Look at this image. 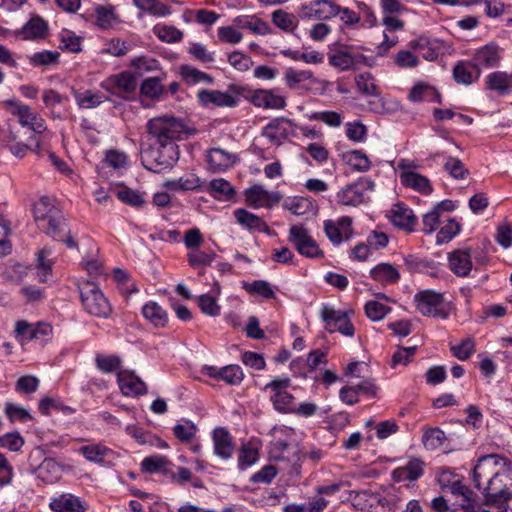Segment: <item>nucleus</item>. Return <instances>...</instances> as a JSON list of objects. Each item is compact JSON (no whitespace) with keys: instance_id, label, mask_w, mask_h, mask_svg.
I'll use <instances>...</instances> for the list:
<instances>
[{"instance_id":"1","label":"nucleus","mask_w":512,"mask_h":512,"mask_svg":"<svg viewBox=\"0 0 512 512\" xmlns=\"http://www.w3.org/2000/svg\"><path fill=\"white\" fill-rule=\"evenodd\" d=\"M147 131L155 139L157 147L146 152L145 156L161 168L173 166L179 159L176 141L187 139L196 133L183 118L170 114L154 117L147 122Z\"/></svg>"},{"instance_id":"2","label":"nucleus","mask_w":512,"mask_h":512,"mask_svg":"<svg viewBox=\"0 0 512 512\" xmlns=\"http://www.w3.org/2000/svg\"><path fill=\"white\" fill-rule=\"evenodd\" d=\"M472 480L488 502L502 504L512 498V462L507 458L497 454L480 457Z\"/></svg>"},{"instance_id":"3","label":"nucleus","mask_w":512,"mask_h":512,"mask_svg":"<svg viewBox=\"0 0 512 512\" xmlns=\"http://www.w3.org/2000/svg\"><path fill=\"white\" fill-rule=\"evenodd\" d=\"M2 107L25 128L31 130L34 135L30 137V141L34 143L37 151L40 150V139L38 135H42L47 131L45 120L30 106L22 103L16 98L4 100Z\"/></svg>"},{"instance_id":"4","label":"nucleus","mask_w":512,"mask_h":512,"mask_svg":"<svg viewBox=\"0 0 512 512\" xmlns=\"http://www.w3.org/2000/svg\"><path fill=\"white\" fill-rule=\"evenodd\" d=\"M33 216L38 227L57 238L63 225V216L55 199L42 197L33 205Z\"/></svg>"},{"instance_id":"5","label":"nucleus","mask_w":512,"mask_h":512,"mask_svg":"<svg viewBox=\"0 0 512 512\" xmlns=\"http://www.w3.org/2000/svg\"><path fill=\"white\" fill-rule=\"evenodd\" d=\"M413 302L416 310L423 316L438 319H447L453 306L447 301L444 294L434 290H421L414 295Z\"/></svg>"},{"instance_id":"6","label":"nucleus","mask_w":512,"mask_h":512,"mask_svg":"<svg viewBox=\"0 0 512 512\" xmlns=\"http://www.w3.org/2000/svg\"><path fill=\"white\" fill-rule=\"evenodd\" d=\"M400 502L401 498L397 490L392 487L383 492H362L357 495L355 505L360 506L362 510L367 512H379V507L387 511H395L398 509Z\"/></svg>"},{"instance_id":"7","label":"nucleus","mask_w":512,"mask_h":512,"mask_svg":"<svg viewBox=\"0 0 512 512\" xmlns=\"http://www.w3.org/2000/svg\"><path fill=\"white\" fill-rule=\"evenodd\" d=\"M328 61L332 67L340 71H348L367 65L368 57L353 51L351 46L331 44L329 45Z\"/></svg>"},{"instance_id":"8","label":"nucleus","mask_w":512,"mask_h":512,"mask_svg":"<svg viewBox=\"0 0 512 512\" xmlns=\"http://www.w3.org/2000/svg\"><path fill=\"white\" fill-rule=\"evenodd\" d=\"M400 182L403 186L411 188L421 194L428 195L433 188L430 180L418 173V166L414 161L408 159H400L397 163Z\"/></svg>"},{"instance_id":"9","label":"nucleus","mask_w":512,"mask_h":512,"mask_svg":"<svg viewBox=\"0 0 512 512\" xmlns=\"http://www.w3.org/2000/svg\"><path fill=\"white\" fill-rule=\"evenodd\" d=\"M288 241L304 257L322 258L324 256L323 251L303 225L295 224L289 228Z\"/></svg>"},{"instance_id":"10","label":"nucleus","mask_w":512,"mask_h":512,"mask_svg":"<svg viewBox=\"0 0 512 512\" xmlns=\"http://www.w3.org/2000/svg\"><path fill=\"white\" fill-rule=\"evenodd\" d=\"M291 386L289 378H276L266 384L265 389L270 390V400L276 411L290 413L294 410L295 398L288 391Z\"/></svg>"},{"instance_id":"11","label":"nucleus","mask_w":512,"mask_h":512,"mask_svg":"<svg viewBox=\"0 0 512 512\" xmlns=\"http://www.w3.org/2000/svg\"><path fill=\"white\" fill-rule=\"evenodd\" d=\"M320 315L329 332L338 331L347 337L354 335L355 330L350 320L349 311L335 309L330 305L324 304L321 307Z\"/></svg>"},{"instance_id":"12","label":"nucleus","mask_w":512,"mask_h":512,"mask_svg":"<svg viewBox=\"0 0 512 512\" xmlns=\"http://www.w3.org/2000/svg\"><path fill=\"white\" fill-rule=\"evenodd\" d=\"M273 440L271 442L270 454L277 460L290 461V453H295V447L292 446L295 431L287 426H275L271 430Z\"/></svg>"},{"instance_id":"13","label":"nucleus","mask_w":512,"mask_h":512,"mask_svg":"<svg viewBox=\"0 0 512 512\" xmlns=\"http://www.w3.org/2000/svg\"><path fill=\"white\" fill-rule=\"evenodd\" d=\"M81 299L84 309L91 315L106 318L111 307L103 293L94 285L87 284L81 289Z\"/></svg>"},{"instance_id":"14","label":"nucleus","mask_w":512,"mask_h":512,"mask_svg":"<svg viewBox=\"0 0 512 512\" xmlns=\"http://www.w3.org/2000/svg\"><path fill=\"white\" fill-rule=\"evenodd\" d=\"M16 337L22 341H35L43 345L53 337V328L47 322L29 324L25 321H18L15 326Z\"/></svg>"},{"instance_id":"15","label":"nucleus","mask_w":512,"mask_h":512,"mask_svg":"<svg viewBox=\"0 0 512 512\" xmlns=\"http://www.w3.org/2000/svg\"><path fill=\"white\" fill-rule=\"evenodd\" d=\"M374 188V182L369 178H360L347 185L337 193L338 203L346 206H357L365 201L368 192Z\"/></svg>"},{"instance_id":"16","label":"nucleus","mask_w":512,"mask_h":512,"mask_svg":"<svg viewBox=\"0 0 512 512\" xmlns=\"http://www.w3.org/2000/svg\"><path fill=\"white\" fill-rule=\"evenodd\" d=\"M437 482L442 490L449 491L455 497L472 499L473 491L463 483V477L448 467L439 469Z\"/></svg>"},{"instance_id":"17","label":"nucleus","mask_w":512,"mask_h":512,"mask_svg":"<svg viewBox=\"0 0 512 512\" xmlns=\"http://www.w3.org/2000/svg\"><path fill=\"white\" fill-rule=\"evenodd\" d=\"M339 13V6L333 0H311L299 9L302 19L329 20Z\"/></svg>"},{"instance_id":"18","label":"nucleus","mask_w":512,"mask_h":512,"mask_svg":"<svg viewBox=\"0 0 512 512\" xmlns=\"http://www.w3.org/2000/svg\"><path fill=\"white\" fill-rule=\"evenodd\" d=\"M79 453L87 461L107 467L114 465L119 457L117 452L101 442L81 446Z\"/></svg>"},{"instance_id":"19","label":"nucleus","mask_w":512,"mask_h":512,"mask_svg":"<svg viewBox=\"0 0 512 512\" xmlns=\"http://www.w3.org/2000/svg\"><path fill=\"white\" fill-rule=\"evenodd\" d=\"M295 124L285 117H277L263 127L262 135L271 143L281 144L289 136L293 135Z\"/></svg>"},{"instance_id":"20","label":"nucleus","mask_w":512,"mask_h":512,"mask_svg":"<svg viewBox=\"0 0 512 512\" xmlns=\"http://www.w3.org/2000/svg\"><path fill=\"white\" fill-rule=\"evenodd\" d=\"M323 226L327 238L334 245L351 239L353 235L352 220L348 216L340 217L337 220H325Z\"/></svg>"},{"instance_id":"21","label":"nucleus","mask_w":512,"mask_h":512,"mask_svg":"<svg viewBox=\"0 0 512 512\" xmlns=\"http://www.w3.org/2000/svg\"><path fill=\"white\" fill-rule=\"evenodd\" d=\"M244 195L247 205L255 209L272 207L280 200L278 193L268 191L261 184H254L247 188Z\"/></svg>"},{"instance_id":"22","label":"nucleus","mask_w":512,"mask_h":512,"mask_svg":"<svg viewBox=\"0 0 512 512\" xmlns=\"http://www.w3.org/2000/svg\"><path fill=\"white\" fill-rule=\"evenodd\" d=\"M251 103L263 109L282 110L286 107V97L279 88L258 89L251 95Z\"/></svg>"},{"instance_id":"23","label":"nucleus","mask_w":512,"mask_h":512,"mask_svg":"<svg viewBox=\"0 0 512 512\" xmlns=\"http://www.w3.org/2000/svg\"><path fill=\"white\" fill-rule=\"evenodd\" d=\"M100 87L110 94L131 93L137 87L135 76L128 71L112 75L100 83Z\"/></svg>"},{"instance_id":"24","label":"nucleus","mask_w":512,"mask_h":512,"mask_svg":"<svg viewBox=\"0 0 512 512\" xmlns=\"http://www.w3.org/2000/svg\"><path fill=\"white\" fill-rule=\"evenodd\" d=\"M197 97L205 107H235L238 104L237 95L229 91L199 90Z\"/></svg>"},{"instance_id":"25","label":"nucleus","mask_w":512,"mask_h":512,"mask_svg":"<svg viewBox=\"0 0 512 512\" xmlns=\"http://www.w3.org/2000/svg\"><path fill=\"white\" fill-rule=\"evenodd\" d=\"M118 386L123 395L128 397H137L147 392V386L131 370H120L117 373Z\"/></svg>"},{"instance_id":"26","label":"nucleus","mask_w":512,"mask_h":512,"mask_svg":"<svg viewBox=\"0 0 512 512\" xmlns=\"http://www.w3.org/2000/svg\"><path fill=\"white\" fill-rule=\"evenodd\" d=\"M450 270L458 277H467L472 268V251L469 248L456 249L448 254Z\"/></svg>"},{"instance_id":"27","label":"nucleus","mask_w":512,"mask_h":512,"mask_svg":"<svg viewBox=\"0 0 512 512\" xmlns=\"http://www.w3.org/2000/svg\"><path fill=\"white\" fill-rule=\"evenodd\" d=\"M481 73V69L470 59L458 61L452 74L456 83L469 86L480 79Z\"/></svg>"},{"instance_id":"28","label":"nucleus","mask_w":512,"mask_h":512,"mask_svg":"<svg viewBox=\"0 0 512 512\" xmlns=\"http://www.w3.org/2000/svg\"><path fill=\"white\" fill-rule=\"evenodd\" d=\"M471 60L481 70L497 67L501 60L500 48L495 43H488L476 49Z\"/></svg>"},{"instance_id":"29","label":"nucleus","mask_w":512,"mask_h":512,"mask_svg":"<svg viewBox=\"0 0 512 512\" xmlns=\"http://www.w3.org/2000/svg\"><path fill=\"white\" fill-rule=\"evenodd\" d=\"M206 161L213 172H224L234 166L237 155L221 148H212L207 152Z\"/></svg>"},{"instance_id":"30","label":"nucleus","mask_w":512,"mask_h":512,"mask_svg":"<svg viewBox=\"0 0 512 512\" xmlns=\"http://www.w3.org/2000/svg\"><path fill=\"white\" fill-rule=\"evenodd\" d=\"M93 11L94 24L101 30L112 29L121 22L115 6L111 4H97Z\"/></svg>"},{"instance_id":"31","label":"nucleus","mask_w":512,"mask_h":512,"mask_svg":"<svg viewBox=\"0 0 512 512\" xmlns=\"http://www.w3.org/2000/svg\"><path fill=\"white\" fill-rule=\"evenodd\" d=\"M408 47L416 51L427 61L435 60L440 52L441 43L437 39L421 35L408 43Z\"/></svg>"},{"instance_id":"32","label":"nucleus","mask_w":512,"mask_h":512,"mask_svg":"<svg viewBox=\"0 0 512 512\" xmlns=\"http://www.w3.org/2000/svg\"><path fill=\"white\" fill-rule=\"evenodd\" d=\"M214 454L223 460L232 457L234 451L231 434L222 427L215 428L212 432Z\"/></svg>"},{"instance_id":"33","label":"nucleus","mask_w":512,"mask_h":512,"mask_svg":"<svg viewBox=\"0 0 512 512\" xmlns=\"http://www.w3.org/2000/svg\"><path fill=\"white\" fill-rule=\"evenodd\" d=\"M49 507L53 512H85V503L71 493H62L51 498Z\"/></svg>"},{"instance_id":"34","label":"nucleus","mask_w":512,"mask_h":512,"mask_svg":"<svg viewBox=\"0 0 512 512\" xmlns=\"http://www.w3.org/2000/svg\"><path fill=\"white\" fill-rule=\"evenodd\" d=\"M407 98L412 103L420 102H441V95L438 90L428 82L417 81L409 90Z\"/></svg>"},{"instance_id":"35","label":"nucleus","mask_w":512,"mask_h":512,"mask_svg":"<svg viewBox=\"0 0 512 512\" xmlns=\"http://www.w3.org/2000/svg\"><path fill=\"white\" fill-rule=\"evenodd\" d=\"M63 466L54 458H45L35 469L36 478L44 484L58 482L63 474Z\"/></svg>"},{"instance_id":"36","label":"nucleus","mask_w":512,"mask_h":512,"mask_svg":"<svg viewBox=\"0 0 512 512\" xmlns=\"http://www.w3.org/2000/svg\"><path fill=\"white\" fill-rule=\"evenodd\" d=\"M369 276L383 286L396 284L400 280L399 269L394 264L388 262L375 265L369 271Z\"/></svg>"},{"instance_id":"37","label":"nucleus","mask_w":512,"mask_h":512,"mask_svg":"<svg viewBox=\"0 0 512 512\" xmlns=\"http://www.w3.org/2000/svg\"><path fill=\"white\" fill-rule=\"evenodd\" d=\"M389 217L393 225L409 232L414 230L417 223V219L413 214V211L402 203L393 205L390 210Z\"/></svg>"},{"instance_id":"38","label":"nucleus","mask_w":512,"mask_h":512,"mask_svg":"<svg viewBox=\"0 0 512 512\" xmlns=\"http://www.w3.org/2000/svg\"><path fill=\"white\" fill-rule=\"evenodd\" d=\"M487 89L499 95L512 93V72L494 71L485 77Z\"/></svg>"},{"instance_id":"39","label":"nucleus","mask_w":512,"mask_h":512,"mask_svg":"<svg viewBox=\"0 0 512 512\" xmlns=\"http://www.w3.org/2000/svg\"><path fill=\"white\" fill-rule=\"evenodd\" d=\"M220 293V286L216 285L211 292L196 297V303L203 314L209 317L220 315L221 306L218 303Z\"/></svg>"},{"instance_id":"40","label":"nucleus","mask_w":512,"mask_h":512,"mask_svg":"<svg viewBox=\"0 0 512 512\" xmlns=\"http://www.w3.org/2000/svg\"><path fill=\"white\" fill-rule=\"evenodd\" d=\"M234 217L242 228L251 232H266L268 230L267 224L259 216L243 208L236 209Z\"/></svg>"},{"instance_id":"41","label":"nucleus","mask_w":512,"mask_h":512,"mask_svg":"<svg viewBox=\"0 0 512 512\" xmlns=\"http://www.w3.org/2000/svg\"><path fill=\"white\" fill-rule=\"evenodd\" d=\"M326 361V355L323 352L314 351L309 353L307 358H298L291 362V370L299 375L306 376L308 372L315 370L321 363Z\"/></svg>"},{"instance_id":"42","label":"nucleus","mask_w":512,"mask_h":512,"mask_svg":"<svg viewBox=\"0 0 512 512\" xmlns=\"http://www.w3.org/2000/svg\"><path fill=\"white\" fill-rule=\"evenodd\" d=\"M423 474V462L419 459H411L405 465L396 468L392 472L396 482L413 481Z\"/></svg>"},{"instance_id":"43","label":"nucleus","mask_w":512,"mask_h":512,"mask_svg":"<svg viewBox=\"0 0 512 512\" xmlns=\"http://www.w3.org/2000/svg\"><path fill=\"white\" fill-rule=\"evenodd\" d=\"M142 315L156 328H163L168 323L167 312L155 301H148L143 305Z\"/></svg>"},{"instance_id":"44","label":"nucleus","mask_w":512,"mask_h":512,"mask_svg":"<svg viewBox=\"0 0 512 512\" xmlns=\"http://www.w3.org/2000/svg\"><path fill=\"white\" fill-rule=\"evenodd\" d=\"M74 99L81 109H93L108 100L104 94L94 90L74 91Z\"/></svg>"},{"instance_id":"45","label":"nucleus","mask_w":512,"mask_h":512,"mask_svg":"<svg viewBox=\"0 0 512 512\" xmlns=\"http://www.w3.org/2000/svg\"><path fill=\"white\" fill-rule=\"evenodd\" d=\"M162 186L173 192L190 191L199 188L201 180L195 174H186L178 179L166 180Z\"/></svg>"},{"instance_id":"46","label":"nucleus","mask_w":512,"mask_h":512,"mask_svg":"<svg viewBox=\"0 0 512 512\" xmlns=\"http://www.w3.org/2000/svg\"><path fill=\"white\" fill-rule=\"evenodd\" d=\"M284 207L297 216L308 215L316 210L314 202L310 198L303 196L287 198L284 202Z\"/></svg>"},{"instance_id":"47","label":"nucleus","mask_w":512,"mask_h":512,"mask_svg":"<svg viewBox=\"0 0 512 512\" xmlns=\"http://www.w3.org/2000/svg\"><path fill=\"white\" fill-rule=\"evenodd\" d=\"M260 444L256 440L244 443L239 451L238 466L244 470L258 461Z\"/></svg>"},{"instance_id":"48","label":"nucleus","mask_w":512,"mask_h":512,"mask_svg":"<svg viewBox=\"0 0 512 512\" xmlns=\"http://www.w3.org/2000/svg\"><path fill=\"white\" fill-rule=\"evenodd\" d=\"M342 159L354 171L367 172L371 168V161L362 150L347 151Z\"/></svg>"},{"instance_id":"49","label":"nucleus","mask_w":512,"mask_h":512,"mask_svg":"<svg viewBox=\"0 0 512 512\" xmlns=\"http://www.w3.org/2000/svg\"><path fill=\"white\" fill-rule=\"evenodd\" d=\"M443 204L444 203L442 202L436 205L434 208H432L430 211L423 215L422 230L425 234H431L435 232L440 227V224L444 223L446 215L444 214L442 209Z\"/></svg>"},{"instance_id":"50","label":"nucleus","mask_w":512,"mask_h":512,"mask_svg":"<svg viewBox=\"0 0 512 512\" xmlns=\"http://www.w3.org/2000/svg\"><path fill=\"white\" fill-rule=\"evenodd\" d=\"M207 192L217 200H229L235 193L232 185L223 178L213 179L208 185Z\"/></svg>"},{"instance_id":"51","label":"nucleus","mask_w":512,"mask_h":512,"mask_svg":"<svg viewBox=\"0 0 512 512\" xmlns=\"http://www.w3.org/2000/svg\"><path fill=\"white\" fill-rule=\"evenodd\" d=\"M314 80L310 70H296L289 68L284 73V81L289 88L304 87L306 83Z\"/></svg>"},{"instance_id":"52","label":"nucleus","mask_w":512,"mask_h":512,"mask_svg":"<svg viewBox=\"0 0 512 512\" xmlns=\"http://www.w3.org/2000/svg\"><path fill=\"white\" fill-rule=\"evenodd\" d=\"M50 249H42L37 255L36 274L41 282H48L52 275L53 261Z\"/></svg>"},{"instance_id":"53","label":"nucleus","mask_w":512,"mask_h":512,"mask_svg":"<svg viewBox=\"0 0 512 512\" xmlns=\"http://www.w3.org/2000/svg\"><path fill=\"white\" fill-rule=\"evenodd\" d=\"M133 4L138 9L156 17H166L171 14V8L158 0H133Z\"/></svg>"},{"instance_id":"54","label":"nucleus","mask_w":512,"mask_h":512,"mask_svg":"<svg viewBox=\"0 0 512 512\" xmlns=\"http://www.w3.org/2000/svg\"><path fill=\"white\" fill-rule=\"evenodd\" d=\"M4 414L11 423H27L34 419L28 409L14 402L5 403Z\"/></svg>"},{"instance_id":"55","label":"nucleus","mask_w":512,"mask_h":512,"mask_svg":"<svg viewBox=\"0 0 512 512\" xmlns=\"http://www.w3.org/2000/svg\"><path fill=\"white\" fill-rule=\"evenodd\" d=\"M46 31V22L40 17H34L24 25L22 34L24 39L31 40L43 37L46 34Z\"/></svg>"},{"instance_id":"56","label":"nucleus","mask_w":512,"mask_h":512,"mask_svg":"<svg viewBox=\"0 0 512 512\" xmlns=\"http://www.w3.org/2000/svg\"><path fill=\"white\" fill-rule=\"evenodd\" d=\"M345 135L352 142L364 143L367 139L368 129L358 120L347 122L345 124Z\"/></svg>"},{"instance_id":"57","label":"nucleus","mask_w":512,"mask_h":512,"mask_svg":"<svg viewBox=\"0 0 512 512\" xmlns=\"http://www.w3.org/2000/svg\"><path fill=\"white\" fill-rule=\"evenodd\" d=\"M445 440V433L439 428L427 429L422 436L423 445L428 450H436L442 447Z\"/></svg>"},{"instance_id":"58","label":"nucleus","mask_w":512,"mask_h":512,"mask_svg":"<svg viewBox=\"0 0 512 512\" xmlns=\"http://www.w3.org/2000/svg\"><path fill=\"white\" fill-rule=\"evenodd\" d=\"M365 314L371 321H380L391 312V307L379 300H370L365 304Z\"/></svg>"},{"instance_id":"59","label":"nucleus","mask_w":512,"mask_h":512,"mask_svg":"<svg viewBox=\"0 0 512 512\" xmlns=\"http://www.w3.org/2000/svg\"><path fill=\"white\" fill-rule=\"evenodd\" d=\"M60 54L57 51L43 50L28 56L29 63L34 66H49L59 60Z\"/></svg>"},{"instance_id":"60","label":"nucleus","mask_w":512,"mask_h":512,"mask_svg":"<svg viewBox=\"0 0 512 512\" xmlns=\"http://www.w3.org/2000/svg\"><path fill=\"white\" fill-rule=\"evenodd\" d=\"M444 169L451 177L456 180L465 179L469 173L463 162L460 159L452 156L446 157Z\"/></svg>"},{"instance_id":"61","label":"nucleus","mask_w":512,"mask_h":512,"mask_svg":"<svg viewBox=\"0 0 512 512\" xmlns=\"http://www.w3.org/2000/svg\"><path fill=\"white\" fill-rule=\"evenodd\" d=\"M444 223L445 225L439 229L436 236V241L438 244L451 241L459 233L460 230L458 223L455 220L448 218L447 216L444 219Z\"/></svg>"},{"instance_id":"62","label":"nucleus","mask_w":512,"mask_h":512,"mask_svg":"<svg viewBox=\"0 0 512 512\" xmlns=\"http://www.w3.org/2000/svg\"><path fill=\"white\" fill-rule=\"evenodd\" d=\"M273 23L280 29L285 31H293L298 24L297 18L283 10H277L272 14Z\"/></svg>"},{"instance_id":"63","label":"nucleus","mask_w":512,"mask_h":512,"mask_svg":"<svg viewBox=\"0 0 512 512\" xmlns=\"http://www.w3.org/2000/svg\"><path fill=\"white\" fill-rule=\"evenodd\" d=\"M25 444L24 438L19 432H8L0 436V448L11 452H18Z\"/></svg>"},{"instance_id":"64","label":"nucleus","mask_w":512,"mask_h":512,"mask_svg":"<svg viewBox=\"0 0 512 512\" xmlns=\"http://www.w3.org/2000/svg\"><path fill=\"white\" fill-rule=\"evenodd\" d=\"M187 259L188 263L194 268L209 266L215 259V253L201 251L197 248L187 254Z\"/></svg>"}]
</instances>
